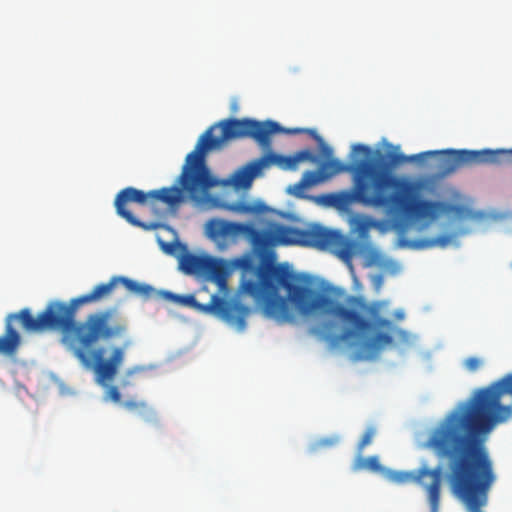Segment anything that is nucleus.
Here are the masks:
<instances>
[{"instance_id":"f257e3e1","label":"nucleus","mask_w":512,"mask_h":512,"mask_svg":"<svg viewBox=\"0 0 512 512\" xmlns=\"http://www.w3.org/2000/svg\"><path fill=\"white\" fill-rule=\"evenodd\" d=\"M209 236L237 242L245 239L253 252L262 259L256 269L257 280H248L244 290L261 305L266 316L278 322L293 319L290 301L303 316L321 314L338 320L345 327L337 333L333 321L318 322L313 328L316 335L327 340L348 341L373 336L360 343L357 350L359 359L373 357L381 348L393 343L392 321L381 316L386 301H366L362 296L346 294L343 289H333V295L297 283L298 277L287 268L265 260L273 256L277 246H303L304 229L273 223L267 228L258 229L251 223L212 219L207 223Z\"/></svg>"},{"instance_id":"f03ea898","label":"nucleus","mask_w":512,"mask_h":512,"mask_svg":"<svg viewBox=\"0 0 512 512\" xmlns=\"http://www.w3.org/2000/svg\"><path fill=\"white\" fill-rule=\"evenodd\" d=\"M282 132L295 134L301 132V130H285L272 120L257 121L249 118L221 120L200 136L194 150L187 155L186 164L179 176L181 187L173 185L149 192L134 187H126L119 191L115 197L116 213L133 226L144 230L155 229L159 226L158 224H146L140 221L126 208V205L131 202L140 205L149 203L154 207L156 203L161 202L167 205L168 208L176 210L185 199L184 191L188 193L189 198L194 203L204 204L209 189L217 184L205 164V156L208 151L220 148L227 141L240 138H251L262 148L269 149L272 136Z\"/></svg>"},{"instance_id":"7ed1b4c3","label":"nucleus","mask_w":512,"mask_h":512,"mask_svg":"<svg viewBox=\"0 0 512 512\" xmlns=\"http://www.w3.org/2000/svg\"><path fill=\"white\" fill-rule=\"evenodd\" d=\"M80 306L77 298L69 303L55 300L49 302L36 317L29 308H23L19 311L21 327L30 333L61 331L65 348L84 368L94 372L99 384L105 385L117 375L125 358V348L113 347L106 358L107 349L98 343L125 337L128 323L111 308L90 313L83 321H77L76 313Z\"/></svg>"},{"instance_id":"20e7f679","label":"nucleus","mask_w":512,"mask_h":512,"mask_svg":"<svg viewBox=\"0 0 512 512\" xmlns=\"http://www.w3.org/2000/svg\"><path fill=\"white\" fill-rule=\"evenodd\" d=\"M428 446L447 459L453 495L470 512H480V388L434 429Z\"/></svg>"},{"instance_id":"39448f33","label":"nucleus","mask_w":512,"mask_h":512,"mask_svg":"<svg viewBox=\"0 0 512 512\" xmlns=\"http://www.w3.org/2000/svg\"><path fill=\"white\" fill-rule=\"evenodd\" d=\"M438 155L437 170L442 175H449L456 170L476 164L480 161V150H429L418 154L405 155L391 152L389 157V190L386 192L387 209L394 227L403 229L412 221L432 222L442 214L458 212L460 209L452 204L420 199L415 186L392 175V167L408 162H423Z\"/></svg>"},{"instance_id":"423d86ee","label":"nucleus","mask_w":512,"mask_h":512,"mask_svg":"<svg viewBox=\"0 0 512 512\" xmlns=\"http://www.w3.org/2000/svg\"><path fill=\"white\" fill-rule=\"evenodd\" d=\"M354 155L362 154L365 159L354 161L355 172L353 188L339 192L321 194L316 202L339 211H347L353 203L364 206L383 208L388 203L386 192L389 190V162H386L380 151H373L364 144L352 146Z\"/></svg>"},{"instance_id":"0eeeda50","label":"nucleus","mask_w":512,"mask_h":512,"mask_svg":"<svg viewBox=\"0 0 512 512\" xmlns=\"http://www.w3.org/2000/svg\"><path fill=\"white\" fill-rule=\"evenodd\" d=\"M512 419V371L482 388V443L498 425ZM496 474L487 449L482 444V507L488 502Z\"/></svg>"},{"instance_id":"6e6552de","label":"nucleus","mask_w":512,"mask_h":512,"mask_svg":"<svg viewBox=\"0 0 512 512\" xmlns=\"http://www.w3.org/2000/svg\"><path fill=\"white\" fill-rule=\"evenodd\" d=\"M176 305L195 309L203 314L218 317L228 325L242 332L246 328V319L250 314V308L237 300H227L218 294H213L206 304L199 303L192 294L177 295Z\"/></svg>"},{"instance_id":"1a4fd4ad","label":"nucleus","mask_w":512,"mask_h":512,"mask_svg":"<svg viewBox=\"0 0 512 512\" xmlns=\"http://www.w3.org/2000/svg\"><path fill=\"white\" fill-rule=\"evenodd\" d=\"M443 477V467L438 465L433 469L422 466L416 471L395 472L389 471L387 478L396 484L416 482L421 485L428 497L430 512H438L440 505V491Z\"/></svg>"},{"instance_id":"9d476101","label":"nucleus","mask_w":512,"mask_h":512,"mask_svg":"<svg viewBox=\"0 0 512 512\" xmlns=\"http://www.w3.org/2000/svg\"><path fill=\"white\" fill-rule=\"evenodd\" d=\"M303 246L334 252L345 261L352 257L351 245L346 237L320 225L304 229Z\"/></svg>"},{"instance_id":"9b49d317","label":"nucleus","mask_w":512,"mask_h":512,"mask_svg":"<svg viewBox=\"0 0 512 512\" xmlns=\"http://www.w3.org/2000/svg\"><path fill=\"white\" fill-rule=\"evenodd\" d=\"M179 268L186 275L213 281L220 287L225 286V268L222 262L213 257L187 252L180 257Z\"/></svg>"},{"instance_id":"f8f14e48","label":"nucleus","mask_w":512,"mask_h":512,"mask_svg":"<svg viewBox=\"0 0 512 512\" xmlns=\"http://www.w3.org/2000/svg\"><path fill=\"white\" fill-rule=\"evenodd\" d=\"M317 140L319 141L320 151L327 160L320 164L318 170L306 171L303 174L301 180L296 184V189L302 190L304 188L312 187L332 178L339 173L353 170L352 164L349 166L342 163L338 159L332 158V148L327 145L321 137H317Z\"/></svg>"},{"instance_id":"ddd939ff","label":"nucleus","mask_w":512,"mask_h":512,"mask_svg":"<svg viewBox=\"0 0 512 512\" xmlns=\"http://www.w3.org/2000/svg\"><path fill=\"white\" fill-rule=\"evenodd\" d=\"M274 165L270 151L257 158L236 171L232 177L233 185L237 189H247L252 185L255 177L261 174L262 170Z\"/></svg>"},{"instance_id":"4468645a","label":"nucleus","mask_w":512,"mask_h":512,"mask_svg":"<svg viewBox=\"0 0 512 512\" xmlns=\"http://www.w3.org/2000/svg\"><path fill=\"white\" fill-rule=\"evenodd\" d=\"M15 322L21 324L19 312L7 315L5 319V331L4 334L0 336V354L9 357L16 355L22 344L21 335L14 327Z\"/></svg>"},{"instance_id":"2eb2a0df","label":"nucleus","mask_w":512,"mask_h":512,"mask_svg":"<svg viewBox=\"0 0 512 512\" xmlns=\"http://www.w3.org/2000/svg\"><path fill=\"white\" fill-rule=\"evenodd\" d=\"M270 154L273 164L286 170L296 169L297 165L303 161H308L313 164H317L319 162L318 156H316L310 149L297 151L291 156H284L271 151Z\"/></svg>"},{"instance_id":"dca6fc26","label":"nucleus","mask_w":512,"mask_h":512,"mask_svg":"<svg viewBox=\"0 0 512 512\" xmlns=\"http://www.w3.org/2000/svg\"><path fill=\"white\" fill-rule=\"evenodd\" d=\"M118 284H121V276H113L107 283L96 285L91 292L77 297L80 305L96 303L111 296Z\"/></svg>"},{"instance_id":"f3484780","label":"nucleus","mask_w":512,"mask_h":512,"mask_svg":"<svg viewBox=\"0 0 512 512\" xmlns=\"http://www.w3.org/2000/svg\"><path fill=\"white\" fill-rule=\"evenodd\" d=\"M121 284L132 294L142 297L145 300L156 296L157 290L152 286L136 282L127 277L121 276Z\"/></svg>"},{"instance_id":"a211bd4d","label":"nucleus","mask_w":512,"mask_h":512,"mask_svg":"<svg viewBox=\"0 0 512 512\" xmlns=\"http://www.w3.org/2000/svg\"><path fill=\"white\" fill-rule=\"evenodd\" d=\"M122 406L131 412H135L145 422H153L155 419L153 409L145 401L127 400L122 403Z\"/></svg>"},{"instance_id":"6ab92c4d","label":"nucleus","mask_w":512,"mask_h":512,"mask_svg":"<svg viewBox=\"0 0 512 512\" xmlns=\"http://www.w3.org/2000/svg\"><path fill=\"white\" fill-rule=\"evenodd\" d=\"M370 470L372 472H381L383 470L382 466L379 463V458L377 456H369L367 458L359 457L355 461L353 465L354 471L360 470Z\"/></svg>"},{"instance_id":"aec40b11","label":"nucleus","mask_w":512,"mask_h":512,"mask_svg":"<svg viewBox=\"0 0 512 512\" xmlns=\"http://www.w3.org/2000/svg\"><path fill=\"white\" fill-rule=\"evenodd\" d=\"M228 209L233 212L242 214H252L261 211V208L254 203L247 202L244 200L236 201L228 206Z\"/></svg>"},{"instance_id":"412c9836","label":"nucleus","mask_w":512,"mask_h":512,"mask_svg":"<svg viewBox=\"0 0 512 512\" xmlns=\"http://www.w3.org/2000/svg\"><path fill=\"white\" fill-rule=\"evenodd\" d=\"M506 150L482 149V163H502L507 157Z\"/></svg>"},{"instance_id":"4be33fe9","label":"nucleus","mask_w":512,"mask_h":512,"mask_svg":"<svg viewBox=\"0 0 512 512\" xmlns=\"http://www.w3.org/2000/svg\"><path fill=\"white\" fill-rule=\"evenodd\" d=\"M376 434V429L374 427H368L362 438L360 439L359 443H358V446H357V450L358 452L361 454L363 452V449L368 446L369 444H371L372 442V439L373 437L375 436Z\"/></svg>"},{"instance_id":"5701e85b","label":"nucleus","mask_w":512,"mask_h":512,"mask_svg":"<svg viewBox=\"0 0 512 512\" xmlns=\"http://www.w3.org/2000/svg\"><path fill=\"white\" fill-rule=\"evenodd\" d=\"M464 367L471 372H475L480 366V360L477 357H470L463 362Z\"/></svg>"},{"instance_id":"b1692460","label":"nucleus","mask_w":512,"mask_h":512,"mask_svg":"<svg viewBox=\"0 0 512 512\" xmlns=\"http://www.w3.org/2000/svg\"><path fill=\"white\" fill-rule=\"evenodd\" d=\"M177 295L178 294H175V293L170 292V291L161 290V291H157L155 297L161 298L163 300H166V301H169V302H172V303L175 304L176 303V299H177Z\"/></svg>"},{"instance_id":"393cba45","label":"nucleus","mask_w":512,"mask_h":512,"mask_svg":"<svg viewBox=\"0 0 512 512\" xmlns=\"http://www.w3.org/2000/svg\"><path fill=\"white\" fill-rule=\"evenodd\" d=\"M107 397L115 402L119 403L121 401V394L116 386H110L106 392Z\"/></svg>"},{"instance_id":"a878e982","label":"nucleus","mask_w":512,"mask_h":512,"mask_svg":"<svg viewBox=\"0 0 512 512\" xmlns=\"http://www.w3.org/2000/svg\"><path fill=\"white\" fill-rule=\"evenodd\" d=\"M450 241V238L449 237H438V238H435L431 241V246H434V245H439L441 247H445Z\"/></svg>"},{"instance_id":"bb28decb","label":"nucleus","mask_w":512,"mask_h":512,"mask_svg":"<svg viewBox=\"0 0 512 512\" xmlns=\"http://www.w3.org/2000/svg\"><path fill=\"white\" fill-rule=\"evenodd\" d=\"M337 443V438H324L319 440L318 445L321 447L333 446Z\"/></svg>"},{"instance_id":"cd10ccee","label":"nucleus","mask_w":512,"mask_h":512,"mask_svg":"<svg viewBox=\"0 0 512 512\" xmlns=\"http://www.w3.org/2000/svg\"><path fill=\"white\" fill-rule=\"evenodd\" d=\"M394 317L397 319V320H402L404 318V312L402 310H397L395 311L394 313Z\"/></svg>"},{"instance_id":"c85d7f7f","label":"nucleus","mask_w":512,"mask_h":512,"mask_svg":"<svg viewBox=\"0 0 512 512\" xmlns=\"http://www.w3.org/2000/svg\"><path fill=\"white\" fill-rule=\"evenodd\" d=\"M481 217H482V219L485 217V213L483 211H482Z\"/></svg>"},{"instance_id":"c756f323","label":"nucleus","mask_w":512,"mask_h":512,"mask_svg":"<svg viewBox=\"0 0 512 512\" xmlns=\"http://www.w3.org/2000/svg\"><path fill=\"white\" fill-rule=\"evenodd\" d=\"M510 152L512 153V150Z\"/></svg>"}]
</instances>
